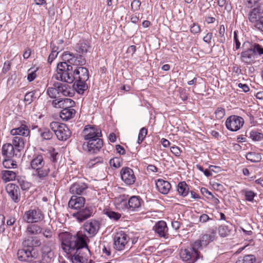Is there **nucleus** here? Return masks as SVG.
<instances>
[{"label":"nucleus","mask_w":263,"mask_h":263,"mask_svg":"<svg viewBox=\"0 0 263 263\" xmlns=\"http://www.w3.org/2000/svg\"><path fill=\"white\" fill-rule=\"evenodd\" d=\"M59 238L61 248L72 263H87L90 256L86 242L87 236L80 231L75 235L63 232L59 234Z\"/></svg>","instance_id":"f257e3e1"},{"label":"nucleus","mask_w":263,"mask_h":263,"mask_svg":"<svg viewBox=\"0 0 263 263\" xmlns=\"http://www.w3.org/2000/svg\"><path fill=\"white\" fill-rule=\"evenodd\" d=\"M82 134L84 139L86 141L83 144V149L90 154L100 152L103 145V141L100 137L102 133L100 129L87 125L85 126Z\"/></svg>","instance_id":"f03ea898"},{"label":"nucleus","mask_w":263,"mask_h":263,"mask_svg":"<svg viewBox=\"0 0 263 263\" xmlns=\"http://www.w3.org/2000/svg\"><path fill=\"white\" fill-rule=\"evenodd\" d=\"M90 47V44L88 42H79L74 47L76 53L65 52L62 55L63 59L70 64H73V65H84L86 63V60L83 54L86 53Z\"/></svg>","instance_id":"7ed1b4c3"},{"label":"nucleus","mask_w":263,"mask_h":263,"mask_svg":"<svg viewBox=\"0 0 263 263\" xmlns=\"http://www.w3.org/2000/svg\"><path fill=\"white\" fill-rule=\"evenodd\" d=\"M30 164L34 171L32 176L36 182L41 183L47 179L50 170L46 165L43 154L34 155Z\"/></svg>","instance_id":"20e7f679"},{"label":"nucleus","mask_w":263,"mask_h":263,"mask_svg":"<svg viewBox=\"0 0 263 263\" xmlns=\"http://www.w3.org/2000/svg\"><path fill=\"white\" fill-rule=\"evenodd\" d=\"M72 64L67 61L60 62L57 65V72L54 75V78L58 81L72 83L75 80L74 70Z\"/></svg>","instance_id":"39448f33"},{"label":"nucleus","mask_w":263,"mask_h":263,"mask_svg":"<svg viewBox=\"0 0 263 263\" xmlns=\"http://www.w3.org/2000/svg\"><path fill=\"white\" fill-rule=\"evenodd\" d=\"M49 127L59 140L66 141L71 135V131L64 123L53 121L50 123Z\"/></svg>","instance_id":"423d86ee"},{"label":"nucleus","mask_w":263,"mask_h":263,"mask_svg":"<svg viewBox=\"0 0 263 263\" xmlns=\"http://www.w3.org/2000/svg\"><path fill=\"white\" fill-rule=\"evenodd\" d=\"M179 254L181 259L185 263H195L200 255L198 251H195L190 248L181 249Z\"/></svg>","instance_id":"0eeeda50"},{"label":"nucleus","mask_w":263,"mask_h":263,"mask_svg":"<svg viewBox=\"0 0 263 263\" xmlns=\"http://www.w3.org/2000/svg\"><path fill=\"white\" fill-rule=\"evenodd\" d=\"M130 238L128 235L123 231L117 232L114 237V247L118 251L124 250Z\"/></svg>","instance_id":"6e6552de"},{"label":"nucleus","mask_w":263,"mask_h":263,"mask_svg":"<svg viewBox=\"0 0 263 263\" xmlns=\"http://www.w3.org/2000/svg\"><path fill=\"white\" fill-rule=\"evenodd\" d=\"M44 218L43 212L39 208L31 209L24 213V220L28 223H37Z\"/></svg>","instance_id":"1a4fd4ad"},{"label":"nucleus","mask_w":263,"mask_h":263,"mask_svg":"<svg viewBox=\"0 0 263 263\" xmlns=\"http://www.w3.org/2000/svg\"><path fill=\"white\" fill-rule=\"evenodd\" d=\"M225 124L228 129L232 132H236L242 127L244 120L241 117L232 115L227 119Z\"/></svg>","instance_id":"9d476101"},{"label":"nucleus","mask_w":263,"mask_h":263,"mask_svg":"<svg viewBox=\"0 0 263 263\" xmlns=\"http://www.w3.org/2000/svg\"><path fill=\"white\" fill-rule=\"evenodd\" d=\"M41 251L43 262H54L56 256L53 249L50 246L48 245H43Z\"/></svg>","instance_id":"9b49d317"},{"label":"nucleus","mask_w":263,"mask_h":263,"mask_svg":"<svg viewBox=\"0 0 263 263\" xmlns=\"http://www.w3.org/2000/svg\"><path fill=\"white\" fill-rule=\"evenodd\" d=\"M100 227V222L96 219H90L86 222L84 224V229L88 234L87 237H91L96 235Z\"/></svg>","instance_id":"f8f14e48"},{"label":"nucleus","mask_w":263,"mask_h":263,"mask_svg":"<svg viewBox=\"0 0 263 263\" xmlns=\"http://www.w3.org/2000/svg\"><path fill=\"white\" fill-rule=\"evenodd\" d=\"M6 191L11 199L15 203H18L21 199V193L18 186L14 183H8Z\"/></svg>","instance_id":"ddd939ff"},{"label":"nucleus","mask_w":263,"mask_h":263,"mask_svg":"<svg viewBox=\"0 0 263 263\" xmlns=\"http://www.w3.org/2000/svg\"><path fill=\"white\" fill-rule=\"evenodd\" d=\"M122 181L127 185L133 184L135 182L136 176L132 169L128 167H123L120 172Z\"/></svg>","instance_id":"4468645a"},{"label":"nucleus","mask_w":263,"mask_h":263,"mask_svg":"<svg viewBox=\"0 0 263 263\" xmlns=\"http://www.w3.org/2000/svg\"><path fill=\"white\" fill-rule=\"evenodd\" d=\"M93 212V209L91 206H86L78 210L77 212L73 214V216L79 222H81L89 218Z\"/></svg>","instance_id":"2eb2a0df"},{"label":"nucleus","mask_w":263,"mask_h":263,"mask_svg":"<svg viewBox=\"0 0 263 263\" xmlns=\"http://www.w3.org/2000/svg\"><path fill=\"white\" fill-rule=\"evenodd\" d=\"M52 106L57 108H69L75 105V102L69 98L55 99L52 102Z\"/></svg>","instance_id":"dca6fc26"},{"label":"nucleus","mask_w":263,"mask_h":263,"mask_svg":"<svg viewBox=\"0 0 263 263\" xmlns=\"http://www.w3.org/2000/svg\"><path fill=\"white\" fill-rule=\"evenodd\" d=\"M35 253L34 250L33 249H29L28 248L27 249H20L17 251V258L20 261H30L34 257Z\"/></svg>","instance_id":"f3484780"},{"label":"nucleus","mask_w":263,"mask_h":263,"mask_svg":"<svg viewBox=\"0 0 263 263\" xmlns=\"http://www.w3.org/2000/svg\"><path fill=\"white\" fill-rule=\"evenodd\" d=\"M74 70V77L75 80L86 82L89 79L88 70L82 66H77Z\"/></svg>","instance_id":"a211bd4d"},{"label":"nucleus","mask_w":263,"mask_h":263,"mask_svg":"<svg viewBox=\"0 0 263 263\" xmlns=\"http://www.w3.org/2000/svg\"><path fill=\"white\" fill-rule=\"evenodd\" d=\"M85 203V199L83 197L72 196L68 202V206L71 209L78 210L83 207Z\"/></svg>","instance_id":"6ab92c4d"},{"label":"nucleus","mask_w":263,"mask_h":263,"mask_svg":"<svg viewBox=\"0 0 263 263\" xmlns=\"http://www.w3.org/2000/svg\"><path fill=\"white\" fill-rule=\"evenodd\" d=\"M87 185L82 182L73 183L69 187V192L73 195H83L87 189Z\"/></svg>","instance_id":"aec40b11"},{"label":"nucleus","mask_w":263,"mask_h":263,"mask_svg":"<svg viewBox=\"0 0 263 263\" xmlns=\"http://www.w3.org/2000/svg\"><path fill=\"white\" fill-rule=\"evenodd\" d=\"M256 58L257 55L254 53V51L252 49L251 47L242 51L241 53V61L248 64L253 63Z\"/></svg>","instance_id":"412c9836"},{"label":"nucleus","mask_w":263,"mask_h":263,"mask_svg":"<svg viewBox=\"0 0 263 263\" xmlns=\"http://www.w3.org/2000/svg\"><path fill=\"white\" fill-rule=\"evenodd\" d=\"M53 86L57 87L59 93H61L64 96L72 97L74 94L73 90L67 84L57 82L55 83Z\"/></svg>","instance_id":"4be33fe9"},{"label":"nucleus","mask_w":263,"mask_h":263,"mask_svg":"<svg viewBox=\"0 0 263 263\" xmlns=\"http://www.w3.org/2000/svg\"><path fill=\"white\" fill-rule=\"evenodd\" d=\"M25 121H23L21 125L17 128H15L10 130V134L12 136H21L23 137H27L30 134V130L28 127L24 124Z\"/></svg>","instance_id":"5701e85b"},{"label":"nucleus","mask_w":263,"mask_h":263,"mask_svg":"<svg viewBox=\"0 0 263 263\" xmlns=\"http://www.w3.org/2000/svg\"><path fill=\"white\" fill-rule=\"evenodd\" d=\"M142 199L139 196H133L128 200V205L127 209L130 211L138 210L141 206Z\"/></svg>","instance_id":"b1692460"},{"label":"nucleus","mask_w":263,"mask_h":263,"mask_svg":"<svg viewBox=\"0 0 263 263\" xmlns=\"http://www.w3.org/2000/svg\"><path fill=\"white\" fill-rule=\"evenodd\" d=\"M156 186L159 192L163 194H167L171 188V184L167 181L162 179L157 180Z\"/></svg>","instance_id":"393cba45"},{"label":"nucleus","mask_w":263,"mask_h":263,"mask_svg":"<svg viewBox=\"0 0 263 263\" xmlns=\"http://www.w3.org/2000/svg\"><path fill=\"white\" fill-rule=\"evenodd\" d=\"M161 237H167V227L165 222L159 221L155 224L153 229Z\"/></svg>","instance_id":"a878e982"},{"label":"nucleus","mask_w":263,"mask_h":263,"mask_svg":"<svg viewBox=\"0 0 263 263\" xmlns=\"http://www.w3.org/2000/svg\"><path fill=\"white\" fill-rule=\"evenodd\" d=\"M16 150L11 143L4 144L2 148V155L6 158H12L17 155Z\"/></svg>","instance_id":"bb28decb"},{"label":"nucleus","mask_w":263,"mask_h":263,"mask_svg":"<svg viewBox=\"0 0 263 263\" xmlns=\"http://www.w3.org/2000/svg\"><path fill=\"white\" fill-rule=\"evenodd\" d=\"M23 244L25 247L30 249H33L34 247L40 246L41 245V241L36 237H29L24 240Z\"/></svg>","instance_id":"cd10ccee"},{"label":"nucleus","mask_w":263,"mask_h":263,"mask_svg":"<svg viewBox=\"0 0 263 263\" xmlns=\"http://www.w3.org/2000/svg\"><path fill=\"white\" fill-rule=\"evenodd\" d=\"M42 228L36 224H30L27 226L26 233L28 235H36L42 233Z\"/></svg>","instance_id":"c85d7f7f"},{"label":"nucleus","mask_w":263,"mask_h":263,"mask_svg":"<svg viewBox=\"0 0 263 263\" xmlns=\"http://www.w3.org/2000/svg\"><path fill=\"white\" fill-rule=\"evenodd\" d=\"M2 179L5 183L13 181L16 178V174L12 171L4 170L1 172Z\"/></svg>","instance_id":"c756f323"},{"label":"nucleus","mask_w":263,"mask_h":263,"mask_svg":"<svg viewBox=\"0 0 263 263\" xmlns=\"http://www.w3.org/2000/svg\"><path fill=\"white\" fill-rule=\"evenodd\" d=\"M17 152H21L24 147L25 142L23 138L15 136L12 140V143Z\"/></svg>","instance_id":"7c9ffc66"},{"label":"nucleus","mask_w":263,"mask_h":263,"mask_svg":"<svg viewBox=\"0 0 263 263\" xmlns=\"http://www.w3.org/2000/svg\"><path fill=\"white\" fill-rule=\"evenodd\" d=\"M216 233V231L212 230L209 231V234H204L200 238L201 244L203 245V246H207L210 242L214 240Z\"/></svg>","instance_id":"2f4dec72"},{"label":"nucleus","mask_w":263,"mask_h":263,"mask_svg":"<svg viewBox=\"0 0 263 263\" xmlns=\"http://www.w3.org/2000/svg\"><path fill=\"white\" fill-rule=\"evenodd\" d=\"M76 114V110L72 107L64 108L61 111L60 117L63 120L67 121L73 118Z\"/></svg>","instance_id":"473e14b6"},{"label":"nucleus","mask_w":263,"mask_h":263,"mask_svg":"<svg viewBox=\"0 0 263 263\" xmlns=\"http://www.w3.org/2000/svg\"><path fill=\"white\" fill-rule=\"evenodd\" d=\"M246 136L254 141H259L263 139V134L255 130L246 132Z\"/></svg>","instance_id":"72a5a7b5"},{"label":"nucleus","mask_w":263,"mask_h":263,"mask_svg":"<svg viewBox=\"0 0 263 263\" xmlns=\"http://www.w3.org/2000/svg\"><path fill=\"white\" fill-rule=\"evenodd\" d=\"M75 82L73 85L76 91L79 94L83 93L84 91L87 89V85L86 82L74 80Z\"/></svg>","instance_id":"f704fd0d"},{"label":"nucleus","mask_w":263,"mask_h":263,"mask_svg":"<svg viewBox=\"0 0 263 263\" xmlns=\"http://www.w3.org/2000/svg\"><path fill=\"white\" fill-rule=\"evenodd\" d=\"M246 159L252 162H259L261 160V156L259 153L249 152L246 155Z\"/></svg>","instance_id":"c9c22d12"},{"label":"nucleus","mask_w":263,"mask_h":263,"mask_svg":"<svg viewBox=\"0 0 263 263\" xmlns=\"http://www.w3.org/2000/svg\"><path fill=\"white\" fill-rule=\"evenodd\" d=\"M177 190L180 195L186 196L189 193V187L185 182H180L178 185Z\"/></svg>","instance_id":"e433bc0d"},{"label":"nucleus","mask_w":263,"mask_h":263,"mask_svg":"<svg viewBox=\"0 0 263 263\" xmlns=\"http://www.w3.org/2000/svg\"><path fill=\"white\" fill-rule=\"evenodd\" d=\"M262 16H263L261 15L258 12H257V10L254 8L251 10L249 14V20L254 25Z\"/></svg>","instance_id":"4c0bfd02"},{"label":"nucleus","mask_w":263,"mask_h":263,"mask_svg":"<svg viewBox=\"0 0 263 263\" xmlns=\"http://www.w3.org/2000/svg\"><path fill=\"white\" fill-rule=\"evenodd\" d=\"M256 257L253 255H245L243 257H239L236 263H254Z\"/></svg>","instance_id":"58836bf2"},{"label":"nucleus","mask_w":263,"mask_h":263,"mask_svg":"<svg viewBox=\"0 0 263 263\" xmlns=\"http://www.w3.org/2000/svg\"><path fill=\"white\" fill-rule=\"evenodd\" d=\"M3 165L6 168H12L17 167V163L12 158H6L3 161Z\"/></svg>","instance_id":"ea45409f"},{"label":"nucleus","mask_w":263,"mask_h":263,"mask_svg":"<svg viewBox=\"0 0 263 263\" xmlns=\"http://www.w3.org/2000/svg\"><path fill=\"white\" fill-rule=\"evenodd\" d=\"M104 213L110 219L118 220L121 218V214L119 213L109 210H104Z\"/></svg>","instance_id":"a19ab883"},{"label":"nucleus","mask_w":263,"mask_h":263,"mask_svg":"<svg viewBox=\"0 0 263 263\" xmlns=\"http://www.w3.org/2000/svg\"><path fill=\"white\" fill-rule=\"evenodd\" d=\"M17 180V182L22 190H27L31 187V183L24 180L23 178L18 177Z\"/></svg>","instance_id":"79ce46f5"},{"label":"nucleus","mask_w":263,"mask_h":263,"mask_svg":"<svg viewBox=\"0 0 263 263\" xmlns=\"http://www.w3.org/2000/svg\"><path fill=\"white\" fill-rule=\"evenodd\" d=\"M225 27L224 25H221L219 26L218 29V37L219 39L218 41L220 43H223L226 41L225 37Z\"/></svg>","instance_id":"37998d69"},{"label":"nucleus","mask_w":263,"mask_h":263,"mask_svg":"<svg viewBox=\"0 0 263 263\" xmlns=\"http://www.w3.org/2000/svg\"><path fill=\"white\" fill-rule=\"evenodd\" d=\"M230 231V229L227 226L221 225L218 228V233L221 237H226L229 235Z\"/></svg>","instance_id":"c03bdc74"},{"label":"nucleus","mask_w":263,"mask_h":263,"mask_svg":"<svg viewBox=\"0 0 263 263\" xmlns=\"http://www.w3.org/2000/svg\"><path fill=\"white\" fill-rule=\"evenodd\" d=\"M47 93L49 97L52 99H55L58 95L60 94L58 88L53 87H49L47 89Z\"/></svg>","instance_id":"a18cd8bd"},{"label":"nucleus","mask_w":263,"mask_h":263,"mask_svg":"<svg viewBox=\"0 0 263 263\" xmlns=\"http://www.w3.org/2000/svg\"><path fill=\"white\" fill-rule=\"evenodd\" d=\"M122 161L120 158L115 157L109 161V164L111 167L115 168L120 167L122 165Z\"/></svg>","instance_id":"49530a36"},{"label":"nucleus","mask_w":263,"mask_h":263,"mask_svg":"<svg viewBox=\"0 0 263 263\" xmlns=\"http://www.w3.org/2000/svg\"><path fill=\"white\" fill-rule=\"evenodd\" d=\"M243 192L245 196V199L247 201L252 202L254 200V198L256 196V193L253 191L249 190H244Z\"/></svg>","instance_id":"de8ad7c7"},{"label":"nucleus","mask_w":263,"mask_h":263,"mask_svg":"<svg viewBox=\"0 0 263 263\" xmlns=\"http://www.w3.org/2000/svg\"><path fill=\"white\" fill-rule=\"evenodd\" d=\"M252 49L254 51V53L258 55L263 54V47L257 43H254L250 46Z\"/></svg>","instance_id":"09e8293b"},{"label":"nucleus","mask_w":263,"mask_h":263,"mask_svg":"<svg viewBox=\"0 0 263 263\" xmlns=\"http://www.w3.org/2000/svg\"><path fill=\"white\" fill-rule=\"evenodd\" d=\"M40 136L44 140H50L53 137V133L48 129H44L41 132Z\"/></svg>","instance_id":"8fccbe9b"},{"label":"nucleus","mask_w":263,"mask_h":263,"mask_svg":"<svg viewBox=\"0 0 263 263\" xmlns=\"http://www.w3.org/2000/svg\"><path fill=\"white\" fill-rule=\"evenodd\" d=\"M103 161L102 157H96L92 159H90L87 163V166L89 168L92 167L95 165L100 163H102Z\"/></svg>","instance_id":"3c124183"},{"label":"nucleus","mask_w":263,"mask_h":263,"mask_svg":"<svg viewBox=\"0 0 263 263\" xmlns=\"http://www.w3.org/2000/svg\"><path fill=\"white\" fill-rule=\"evenodd\" d=\"M147 133V129L145 127L142 128L138 135V143L139 144L141 143L143 140L145 139L146 135Z\"/></svg>","instance_id":"603ef678"},{"label":"nucleus","mask_w":263,"mask_h":263,"mask_svg":"<svg viewBox=\"0 0 263 263\" xmlns=\"http://www.w3.org/2000/svg\"><path fill=\"white\" fill-rule=\"evenodd\" d=\"M117 204L124 206L126 209L128 205V201L125 196H121L116 199Z\"/></svg>","instance_id":"864d4df0"},{"label":"nucleus","mask_w":263,"mask_h":263,"mask_svg":"<svg viewBox=\"0 0 263 263\" xmlns=\"http://www.w3.org/2000/svg\"><path fill=\"white\" fill-rule=\"evenodd\" d=\"M49 158L52 162L57 161V156L59 155L58 153L56 152L54 148H51L49 150Z\"/></svg>","instance_id":"5fc2aeb1"},{"label":"nucleus","mask_w":263,"mask_h":263,"mask_svg":"<svg viewBox=\"0 0 263 263\" xmlns=\"http://www.w3.org/2000/svg\"><path fill=\"white\" fill-rule=\"evenodd\" d=\"M36 92L35 90L29 92H27L24 97V101L28 102V103H31L34 100V95Z\"/></svg>","instance_id":"6e6d98bb"},{"label":"nucleus","mask_w":263,"mask_h":263,"mask_svg":"<svg viewBox=\"0 0 263 263\" xmlns=\"http://www.w3.org/2000/svg\"><path fill=\"white\" fill-rule=\"evenodd\" d=\"M215 116L217 119H221L225 115V109L222 107H218L215 111Z\"/></svg>","instance_id":"4d7b16f0"},{"label":"nucleus","mask_w":263,"mask_h":263,"mask_svg":"<svg viewBox=\"0 0 263 263\" xmlns=\"http://www.w3.org/2000/svg\"><path fill=\"white\" fill-rule=\"evenodd\" d=\"M37 69L33 70L32 69H29L28 71L27 80L29 82H31L33 81L36 77L37 75L36 72Z\"/></svg>","instance_id":"13d9d810"},{"label":"nucleus","mask_w":263,"mask_h":263,"mask_svg":"<svg viewBox=\"0 0 263 263\" xmlns=\"http://www.w3.org/2000/svg\"><path fill=\"white\" fill-rule=\"evenodd\" d=\"M140 6L141 2L139 0H134L131 3V9L133 11H138Z\"/></svg>","instance_id":"bf43d9fd"},{"label":"nucleus","mask_w":263,"mask_h":263,"mask_svg":"<svg viewBox=\"0 0 263 263\" xmlns=\"http://www.w3.org/2000/svg\"><path fill=\"white\" fill-rule=\"evenodd\" d=\"M51 47L52 52L58 53L64 49V46H56L53 43H51Z\"/></svg>","instance_id":"052dcab7"},{"label":"nucleus","mask_w":263,"mask_h":263,"mask_svg":"<svg viewBox=\"0 0 263 263\" xmlns=\"http://www.w3.org/2000/svg\"><path fill=\"white\" fill-rule=\"evenodd\" d=\"M254 26L260 30V31L263 32V16L261 17L258 21L254 25Z\"/></svg>","instance_id":"680f3d73"},{"label":"nucleus","mask_w":263,"mask_h":263,"mask_svg":"<svg viewBox=\"0 0 263 263\" xmlns=\"http://www.w3.org/2000/svg\"><path fill=\"white\" fill-rule=\"evenodd\" d=\"M171 152L176 156L179 157L181 154V150L176 146H172L170 148Z\"/></svg>","instance_id":"e2e57ef3"},{"label":"nucleus","mask_w":263,"mask_h":263,"mask_svg":"<svg viewBox=\"0 0 263 263\" xmlns=\"http://www.w3.org/2000/svg\"><path fill=\"white\" fill-rule=\"evenodd\" d=\"M191 32L193 33L196 34L200 32V26L194 23L190 28Z\"/></svg>","instance_id":"0e129e2a"},{"label":"nucleus","mask_w":263,"mask_h":263,"mask_svg":"<svg viewBox=\"0 0 263 263\" xmlns=\"http://www.w3.org/2000/svg\"><path fill=\"white\" fill-rule=\"evenodd\" d=\"M43 234L44 236L47 238H51L52 237V232L49 228L45 229Z\"/></svg>","instance_id":"69168bd1"},{"label":"nucleus","mask_w":263,"mask_h":263,"mask_svg":"<svg viewBox=\"0 0 263 263\" xmlns=\"http://www.w3.org/2000/svg\"><path fill=\"white\" fill-rule=\"evenodd\" d=\"M213 38V33L212 32H208L206 35L203 38V40L204 42L207 44H210L211 42V40Z\"/></svg>","instance_id":"338daca9"},{"label":"nucleus","mask_w":263,"mask_h":263,"mask_svg":"<svg viewBox=\"0 0 263 263\" xmlns=\"http://www.w3.org/2000/svg\"><path fill=\"white\" fill-rule=\"evenodd\" d=\"M202 246H203V245L201 244V241L200 239L199 240L195 241L193 246L191 249H194L195 251H198V250L201 248Z\"/></svg>","instance_id":"774afa93"}]
</instances>
